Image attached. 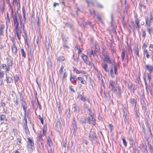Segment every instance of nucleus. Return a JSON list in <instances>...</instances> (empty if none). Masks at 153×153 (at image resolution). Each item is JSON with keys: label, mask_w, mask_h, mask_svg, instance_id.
<instances>
[{"label": "nucleus", "mask_w": 153, "mask_h": 153, "mask_svg": "<svg viewBox=\"0 0 153 153\" xmlns=\"http://www.w3.org/2000/svg\"><path fill=\"white\" fill-rule=\"evenodd\" d=\"M152 30V28H148L147 31L149 33V34H151V31Z\"/></svg>", "instance_id": "obj_59"}, {"label": "nucleus", "mask_w": 153, "mask_h": 153, "mask_svg": "<svg viewBox=\"0 0 153 153\" xmlns=\"http://www.w3.org/2000/svg\"><path fill=\"white\" fill-rule=\"evenodd\" d=\"M63 47L64 49H67L69 48V47L67 45H65V44H63Z\"/></svg>", "instance_id": "obj_54"}, {"label": "nucleus", "mask_w": 153, "mask_h": 153, "mask_svg": "<svg viewBox=\"0 0 153 153\" xmlns=\"http://www.w3.org/2000/svg\"><path fill=\"white\" fill-rule=\"evenodd\" d=\"M17 14H18V13L17 11L14 14H12V15L14 23H18L17 19Z\"/></svg>", "instance_id": "obj_6"}, {"label": "nucleus", "mask_w": 153, "mask_h": 153, "mask_svg": "<svg viewBox=\"0 0 153 153\" xmlns=\"http://www.w3.org/2000/svg\"><path fill=\"white\" fill-rule=\"evenodd\" d=\"M23 122L24 123L23 125H27V121L26 117H24V119L23 120Z\"/></svg>", "instance_id": "obj_41"}, {"label": "nucleus", "mask_w": 153, "mask_h": 153, "mask_svg": "<svg viewBox=\"0 0 153 153\" xmlns=\"http://www.w3.org/2000/svg\"><path fill=\"white\" fill-rule=\"evenodd\" d=\"M14 80L15 83L17 82L19 79V77L17 76H14Z\"/></svg>", "instance_id": "obj_52"}, {"label": "nucleus", "mask_w": 153, "mask_h": 153, "mask_svg": "<svg viewBox=\"0 0 153 153\" xmlns=\"http://www.w3.org/2000/svg\"><path fill=\"white\" fill-rule=\"evenodd\" d=\"M146 54V57L147 58H149L150 57V55L148 53V51L147 49L144 51V54Z\"/></svg>", "instance_id": "obj_25"}, {"label": "nucleus", "mask_w": 153, "mask_h": 153, "mask_svg": "<svg viewBox=\"0 0 153 153\" xmlns=\"http://www.w3.org/2000/svg\"><path fill=\"white\" fill-rule=\"evenodd\" d=\"M67 72H65L64 74V75L63 76V79H64L65 77H66L67 76Z\"/></svg>", "instance_id": "obj_58"}, {"label": "nucleus", "mask_w": 153, "mask_h": 153, "mask_svg": "<svg viewBox=\"0 0 153 153\" xmlns=\"http://www.w3.org/2000/svg\"><path fill=\"white\" fill-rule=\"evenodd\" d=\"M0 119L1 121L4 120L5 118V115L3 114L1 115L0 116Z\"/></svg>", "instance_id": "obj_40"}, {"label": "nucleus", "mask_w": 153, "mask_h": 153, "mask_svg": "<svg viewBox=\"0 0 153 153\" xmlns=\"http://www.w3.org/2000/svg\"><path fill=\"white\" fill-rule=\"evenodd\" d=\"M135 53H136L137 55L136 58H137V57H138L139 58H140V55L139 54V51H135Z\"/></svg>", "instance_id": "obj_56"}, {"label": "nucleus", "mask_w": 153, "mask_h": 153, "mask_svg": "<svg viewBox=\"0 0 153 153\" xmlns=\"http://www.w3.org/2000/svg\"><path fill=\"white\" fill-rule=\"evenodd\" d=\"M86 72L83 71V70H80V74H86Z\"/></svg>", "instance_id": "obj_62"}, {"label": "nucleus", "mask_w": 153, "mask_h": 153, "mask_svg": "<svg viewBox=\"0 0 153 153\" xmlns=\"http://www.w3.org/2000/svg\"><path fill=\"white\" fill-rule=\"evenodd\" d=\"M77 78L74 75H71L70 80L72 83H76L77 80Z\"/></svg>", "instance_id": "obj_9"}, {"label": "nucleus", "mask_w": 153, "mask_h": 153, "mask_svg": "<svg viewBox=\"0 0 153 153\" xmlns=\"http://www.w3.org/2000/svg\"><path fill=\"white\" fill-rule=\"evenodd\" d=\"M83 108L84 109L86 110H88L89 108L88 105L85 103H84L83 104Z\"/></svg>", "instance_id": "obj_45"}, {"label": "nucleus", "mask_w": 153, "mask_h": 153, "mask_svg": "<svg viewBox=\"0 0 153 153\" xmlns=\"http://www.w3.org/2000/svg\"><path fill=\"white\" fill-rule=\"evenodd\" d=\"M102 67L105 71L107 72H109L108 65L107 63L104 62L102 64Z\"/></svg>", "instance_id": "obj_8"}, {"label": "nucleus", "mask_w": 153, "mask_h": 153, "mask_svg": "<svg viewBox=\"0 0 153 153\" xmlns=\"http://www.w3.org/2000/svg\"><path fill=\"white\" fill-rule=\"evenodd\" d=\"M13 4L14 5H18L19 4V0H13Z\"/></svg>", "instance_id": "obj_26"}, {"label": "nucleus", "mask_w": 153, "mask_h": 153, "mask_svg": "<svg viewBox=\"0 0 153 153\" xmlns=\"http://www.w3.org/2000/svg\"><path fill=\"white\" fill-rule=\"evenodd\" d=\"M13 131L14 132L15 134H17L18 131L17 129L15 128H13Z\"/></svg>", "instance_id": "obj_49"}, {"label": "nucleus", "mask_w": 153, "mask_h": 153, "mask_svg": "<svg viewBox=\"0 0 153 153\" xmlns=\"http://www.w3.org/2000/svg\"><path fill=\"white\" fill-rule=\"evenodd\" d=\"M146 47H147V45H146V43H144L143 45V48L144 49V50H145V49Z\"/></svg>", "instance_id": "obj_60"}, {"label": "nucleus", "mask_w": 153, "mask_h": 153, "mask_svg": "<svg viewBox=\"0 0 153 153\" xmlns=\"http://www.w3.org/2000/svg\"><path fill=\"white\" fill-rule=\"evenodd\" d=\"M122 140L123 143L125 147H126L127 146V143L125 139L124 138H122Z\"/></svg>", "instance_id": "obj_42"}, {"label": "nucleus", "mask_w": 153, "mask_h": 153, "mask_svg": "<svg viewBox=\"0 0 153 153\" xmlns=\"http://www.w3.org/2000/svg\"><path fill=\"white\" fill-rule=\"evenodd\" d=\"M77 79L79 81L81 84L86 85V81L84 79L81 77H78L77 78Z\"/></svg>", "instance_id": "obj_13"}, {"label": "nucleus", "mask_w": 153, "mask_h": 153, "mask_svg": "<svg viewBox=\"0 0 153 153\" xmlns=\"http://www.w3.org/2000/svg\"><path fill=\"white\" fill-rule=\"evenodd\" d=\"M73 71L76 72V73L79 74H80V70H78L76 68L73 67Z\"/></svg>", "instance_id": "obj_28"}, {"label": "nucleus", "mask_w": 153, "mask_h": 153, "mask_svg": "<svg viewBox=\"0 0 153 153\" xmlns=\"http://www.w3.org/2000/svg\"><path fill=\"white\" fill-rule=\"evenodd\" d=\"M16 34L18 39L20 40L21 38V31H19L14 32Z\"/></svg>", "instance_id": "obj_20"}, {"label": "nucleus", "mask_w": 153, "mask_h": 153, "mask_svg": "<svg viewBox=\"0 0 153 153\" xmlns=\"http://www.w3.org/2000/svg\"><path fill=\"white\" fill-rule=\"evenodd\" d=\"M153 19V17L152 16V13H150V17L149 19L148 17L146 19V24L149 27H150L151 25V22L152 20Z\"/></svg>", "instance_id": "obj_4"}, {"label": "nucleus", "mask_w": 153, "mask_h": 153, "mask_svg": "<svg viewBox=\"0 0 153 153\" xmlns=\"http://www.w3.org/2000/svg\"><path fill=\"white\" fill-rule=\"evenodd\" d=\"M64 66L63 65H61L60 67V68L59 70V73L61 74H62L63 73V69L64 68Z\"/></svg>", "instance_id": "obj_37"}, {"label": "nucleus", "mask_w": 153, "mask_h": 153, "mask_svg": "<svg viewBox=\"0 0 153 153\" xmlns=\"http://www.w3.org/2000/svg\"><path fill=\"white\" fill-rule=\"evenodd\" d=\"M23 128H24L25 133L26 134H29V131L27 125H23Z\"/></svg>", "instance_id": "obj_17"}, {"label": "nucleus", "mask_w": 153, "mask_h": 153, "mask_svg": "<svg viewBox=\"0 0 153 153\" xmlns=\"http://www.w3.org/2000/svg\"><path fill=\"white\" fill-rule=\"evenodd\" d=\"M47 65L48 67L49 68L52 66V63L50 58L48 57L47 61Z\"/></svg>", "instance_id": "obj_16"}, {"label": "nucleus", "mask_w": 153, "mask_h": 153, "mask_svg": "<svg viewBox=\"0 0 153 153\" xmlns=\"http://www.w3.org/2000/svg\"><path fill=\"white\" fill-rule=\"evenodd\" d=\"M147 76L148 79H149V82H150V81H151V75L149 74H148V73H147Z\"/></svg>", "instance_id": "obj_48"}, {"label": "nucleus", "mask_w": 153, "mask_h": 153, "mask_svg": "<svg viewBox=\"0 0 153 153\" xmlns=\"http://www.w3.org/2000/svg\"><path fill=\"white\" fill-rule=\"evenodd\" d=\"M39 140L40 143L42 142L43 141L42 138V137L41 135H40L39 137Z\"/></svg>", "instance_id": "obj_50"}, {"label": "nucleus", "mask_w": 153, "mask_h": 153, "mask_svg": "<svg viewBox=\"0 0 153 153\" xmlns=\"http://www.w3.org/2000/svg\"><path fill=\"white\" fill-rule=\"evenodd\" d=\"M39 118L40 120L41 123L42 124H43L44 123V120H43V118L42 117H41L40 115H39Z\"/></svg>", "instance_id": "obj_35"}, {"label": "nucleus", "mask_w": 153, "mask_h": 153, "mask_svg": "<svg viewBox=\"0 0 153 153\" xmlns=\"http://www.w3.org/2000/svg\"><path fill=\"white\" fill-rule=\"evenodd\" d=\"M48 143L49 146H50L52 145V142L51 140L48 139L47 141Z\"/></svg>", "instance_id": "obj_43"}, {"label": "nucleus", "mask_w": 153, "mask_h": 153, "mask_svg": "<svg viewBox=\"0 0 153 153\" xmlns=\"http://www.w3.org/2000/svg\"><path fill=\"white\" fill-rule=\"evenodd\" d=\"M23 31H24V33L25 35V36L26 38V39H27V33L24 30V29H23Z\"/></svg>", "instance_id": "obj_61"}, {"label": "nucleus", "mask_w": 153, "mask_h": 153, "mask_svg": "<svg viewBox=\"0 0 153 153\" xmlns=\"http://www.w3.org/2000/svg\"><path fill=\"white\" fill-rule=\"evenodd\" d=\"M148 127H149V133H150V134H151V136L152 137L153 134H152V131H151V126H149Z\"/></svg>", "instance_id": "obj_47"}, {"label": "nucleus", "mask_w": 153, "mask_h": 153, "mask_svg": "<svg viewBox=\"0 0 153 153\" xmlns=\"http://www.w3.org/2000/svg\"><path fill=\"white\" fill-rule=\"evenodd\" d=\"M91 118V121L93 122V123H92V124L95 125V122L96 121V120L95 118H94L93 115H92V117H90Z\"/></svg>", "instance_id": "obj_32"}, {"label": "nucleus", "mask_w": 153, "mask_h": 153, "mask_svg": "<svg viewBox=\"0 0 153 153\" xmlns=\"http://www.w3.org/2000/svg\"><path fill=\"white\" fill-rule=\"evenodd\" d=\"M135 23L137 25V27L138 28H140V26L139 24V22H140L139 21L138 18H137L135 19Z\"/></svg>", "instance_id": "obj_23"}, {"label": "nucleus", "mask_w": 153, "mask_h": 153, "mask_svg": "<svg viewBox=\"0 0 153 153\" xmlns=\"http://www.w3.org/2000/svg\"><path fill=\"white\" fill-rule=\"evenodd\" d=\"M7 20L9 22H10V19L9 18V14L8 12L7 13Z\"/></svg>", "instance_id": "obj_55"}, {"label": "nucleus", "mask_w": 153, "mask_h": 153, "mask_svg": "<svg viewBox=\"0 0 153 153\" xmlns=\"http://www.w3.org/2000/svg\"><path fill=\"white\" fill-rule=\"evenodd\" d=\"M6 81L7 83H12L13 82V79L12 77L6 76Z\"/></svg>", "instance_id": "obj_19"}, {"label": "nucleus", "mask_w": 153, "mask_h": 153, "mask_svg": "<svg viewBox=\"0 0 153 153\" xmlns=\"http://www.w3.org/2000/svg\"><path fill=\"white\" fill-rule=\"evenodd\" d=\"M14 23V32L20 31V30L19 29V28H18L19 26V22Z\"/></svg>", "instance_id": "obj_15"}, {"label": "nucleus", "mask_w": 153, "mask_h": 153, "mask_svg": "<svg viewBox=\"0 0 153 153\" xmlns=\"http://www.w3.org/2000/svg\"><path fill=\"white\" fill-rule=\"evenodd\" d=\"M119 68V64H115V62L110 66V75L111 77L114 78L115 77V75L117 74V69Z\"/></svg>", "instance_id": "obj_2"}, {"label": "nucleus", "mask_w": 153, "mask_h": 153, "mask_svg": "<svg viewBox=\"0 0 153 153\" xmlns=\"http://www.w3.org/2000/svg\"><path fill=\"white\" fill-rule=\"evenodd\" d=\"M85 121H86V122L90 124L91 123V118L90 117H88L87 118L85 119Z\"/></svg>", "instance_id": "obj_38"}, {"label": "nucleus", "mask_w": 153, "mask_h": 153, "mask_svg": "<svg viewBox=\"0 0 153 153\" xmlns=\"http://www.w3.org/2000/svg\"><path fill=\"white\" fill-rule=\"evenodd\" d=\"M129 102L134 107H136L137 103V101L136 99L131 98L130 99Z\"/></svg>", "instance_id": "obj_7"}, {"label": "nucleus", "mask_w": 153, "mask_h": 153, "mask_svg": "<svg viewBox=\"0 0 153 153\" xmlns=\"http://www.w3.org/2000/svg\"><path fill=\"white\" fill-rule=\"evenodd\" d=\"M56 130L58 131H59L61 129V122L60 120L58 119L57 120L55 125Z\"/></svg>", "instance_id": "obj_5"}, {"label": "nucleus", "mask_w": 153, "mask_h": 153, "mask_svg": "<svg viewBox=\"0 0 153 153\" xmlns=\"http://www.w3.org/2000/svg\"><path fill=\"white\" fill-rule=\"evenodd\" d=\"M73 127L74 128V130H75V129L77 128V127H76V123H73Z\"/></svg>", "instance_id": "obj_57"}, {"label": "nucleus", "mask_w": 153, "mask_h": 153, "mask_svg": "<svg viewBox=\"0 0 153 153\" xmlns=\"http://www.w3.org/2000/svg\"><path fill=\"white\" fill-rule=\"evenodd\" d=\"M88 53L89 54L90 57L91 58L92 57V56H94V55L95 54V52H93V50H91V52H88Z\"/></svg>", "instance_id": "obj_22"}, {"label": "nucleus", "mask_w": 153, "mask_h": 153, "mask_svg": "<svg viewBox=\"0 0 153 153\" xmlns=\"http://www.w3.org/2000/svg\"><path fill=\"white\" fill-rule=\"evenodd\" d=\"M58 60L59 62H62L64 60L65 57L64 56H60L58 58Z\"/></svg>", "instance_id": "obj_24"}, {"label": "nucleus", "mask_w": 153, "mask_h": 153, "mask_svg": "<svg viewBox=\"0 0 153 153\" xmlns=\"http://www.w3.org/2000/svg\"><path fill=\"white\" fill-rule=\"evenodd\" d=\"M129 139L130 145H135V143H134V140H133V139L131 138H129Z\"/></svg>", "instance_id": "obj_29"}, {"label": "nucleus", "mask_w": 153, "mask_h": 153, "mask_svg": "<svg viewBox=\"0 0 153 153\" xmlns=\"http://www.w3.org/2000/svg\"><path fill=\"white\" fill-rule=\"evenodd\" d=\"M46 130H45L44 129L43 130V136H45L46 135Z\"/></svg>", "instance_id": "obj_64"}, {"label": "nucleus", "mask_w": 153, "mask_h": 153, "mask_svg": "<svg viewBox=\"0 0 153 153\" xmlns=\"http://www.w3.org/2000/svg\"><path fill=\"white\" fill-rule=\"evenodd\" d=\"M89 112V115L90 116V117H92V115H94L92 113V110H91L90 108H89L88 109Z\"/></svg>", "instance_id": "obj_39"}, {"label": "nucleus", "mask_w": 153, "mask_h": 153, "mask_svg": "<svg viewBox=\"0 0 153 153\" xmlns=\"http://www.w3.org/2000/svg\"><path fill=\"white\" fill-rule=\"evenodd\" d=\"M27 139L28 140V142L30 145V144H33V142L31 139H30V138L29 137H28L27 138Z\"/></svg>", "instance_id": "obj_36"}, {"label": "nucleus", "mask_w": 153, "mask_h": 153, "mask_svg": "<svg viewBox=\"0 0 153 153\" xmlns=\"http://www.w3.org/2000/svg\"><path fill=\"white\" fill-rule=\"evenodd\" d=\"M73 108L74 111L76 113L79 112L80 110L79 107V106L76 105L75 104L73 105Z\"/></svg>", "instance_id": "obj_11"}, {"label": "nucleus", "mask_w": 153, "mask_h": 153, "mask_svg": "<svg viewBox=\"0 0 153 153\" xmlns=\"http://www.w3.org/2000/svg\"><path fill=\"white\" fill-rule=\"evenodd\" d=\"M125 52V48H123L122 50V54L121 55V57L122 61H123L124 59Z\"/></svg>", "instance_id": "obj_18"}, {"label": "nucleus", "mask_w": 153, "mask_h": 153, "mask_svg": "<svg viewBox=\"0 0 153 153\" xmlns=\"http://www.w3.org/2000/svg\"><path fill=\"white\" fill-rule=\"evenodd\" d=\"M146 68L150 72V73L151 74L153 70V67L150 65H146Z\"/></svg>", "instance_id": "obj_12"}, {"label": "nucleus", "mask_w": 153, "mask_h": 153, "mask_svg": "<svg viewBox=\"0 0 153 153\" xmlns=\"http://www.w3.org/2000/svg\"><path fill=\"white\" fill-rule=\"evenodd\" d=\"M21 52L22 56L23 57L25 58L26 56V54L23 49L22 48L21 49Z\"/></svg>", "instance_id": "obj_30"}, {"label": "nucleus", "mask_w": 153, "mask_h": 153, "mask_svg": "<svg viewBox=\"0 0 153 153\" xmlns=\"http://www.w3.org/2000/svg\"><path fill=\"white\" fill-rule=\"evenodd\" d=\"M82 55L81 56V58L83 60L84 62L85 63H86V62L87 60V57L86 55H84L83 53H82Z\"/></svg>", "instance_id": "obj_21"}, {"label": "nucleus", "mask_w": 153, "mask_h": 153, "mask_svg": "<svg viewBox=\"0 0 153 153\" xmlns=\"http://www.w3.org/2000/svg\"><path fill=\"white\" fill-rule=\"evenodd\" d=\"M115 85V83L114 82L111 80L109 81V88L112 91L114 92L116 91V90Z\"/></svg>", "instance_id": "obj_3"}, {"label": "nucleus", "mask_w": 153, "mask_h": 153, "mask_svg": "<svg viewBox=\"0 0 153 153\" xmlns=\"http://www.w3.org/2000/svg\"><path fill=\"white\" fill-rule=\"evenodd\" d=\"M4 29V26L1 25L0 27V35H2L3 33V30Z\"/></svg>", "instance_id": "obj_27"}, {"label": "nucleus", "mask_w": 153, "mask_h": 153, "mask_svg": "<svg viewBox=\"0 0 153 153\" xmlns=\"http://www.w3.org/2000/svg\"><path fill=\"white\" fill-rule=\"evenodd\" d=\"M30 148L32 150V151L34 149V143H33V144H30Z\"/></svg>", "instance_id": "obj_46"}, {"label": "nucleus", "mask_w": 153, "mask_h": 153, "mask_svg": "<svg viewBox=\"0 0 153 153\" xmlns=\"http://www.w3.org/2000/svg\"><path fill=\"white\" fill-rule=\"evenodd\" d=\"M4 74V72L3 71H0V78H3Z\"/></svg>", "instance_id": "obj_33"}, {"label": "nucleus", "mask_w": 153, "mask_h": 153, "mask_svg": "<svg viewBox=\"0 0 153 153\" xmlns=\"http://www.w3.org/2000/svg\"><path fill=\"white\" fill-rule=\"evenodd\" d=\"M100 57L103 61L106 62L107 63L111 65L115 62L114 60L110 57L109 54L106 51L103 52L102 55H100Z\"/></svg>", "instance_id": "obj_1"}, {"label": "nucleus", "mask_w": 153, "mask_h": 153, "mask_svg": "<svg viewBox=\"0 0 153 153\" xmlns=\"http://www.w3.org/2000/svg\"><path fill=\"white\" fill-rule=\"evenodd\" d=\"M80 99L82 101H86V99L83 97L81 98H80Z\"/></svg>", "instance_id": "obj_63"}, {"label": "nucleus", "mask_w": 153, "mask_h": 153, "mask_svg": "<svg viewBox=\"0 0 153 153\" xmlns=\"http://www.w3.org/2000/svg\"><path fill=\"white\" fill-rule=\"evenodd\" d=\"M117 88H118V92H117V94H118V95L119 96H120V95L121 93L122 92V90L121 89V88L120 86H118Z\"/></svg>", "instance_id": "obj_31"}, {"label": "nucleus", "mask_w": 153, "mask_h": 153, "mask_svg": "<svg viewBox=\"0 0 153 153\" xmlns=\"http://www.w3.org/2000/svg\"><path fill=\"white\" fill-rule=\"evenodd\" d=\"M123 116V117L125 118L124 121L125 122V123L126 124H128L129 117H128V116L127 114V113H126L124 111Z\"/></svg>", "instance_id": "obj_10"}, {"label": "nucleus", "mask_w": 153, "mask_h": 153, "mask_svg": "<svg viewBox=\"0 0 153 153\" xmlns=\"http://www.w3.org/2000/svg\"><path fill=\"white\" fill-rule=\"evenodd\" d=\"M37 103H38V105H39V108L40 109H41V105L39 103V102L38 101V98H37Z\"/></svg>", "instance_id": "obj_53"}, {"label": "nucleus", "mask_w": 153, "mask_h": 153, "mask_svg": "<svg viewBox=\"0 0 153 153\" xmlns=\"http://www.w3.org/2000/svg\"><path fill=\"white\" fill-rule=\"evenodd\" d=\"M140 8L141 9H145L146 8V7L144 5L140 4Z\"/></svg>", "instance_id": "obj_34"}, {"label": "nucleus", "mask_w": 153, "mask_h": 153, "mask_svg": "<svg viewBox=\"0 0 153 153\" xmlns=\"http://www.w3.org/2000/svg\"><path fill=\"white\" fill-rule=\"evenodd\" d=\"M25 102H24V103H23L22 104V106L23 109L24 111H26L25 110Z\"/></svg>", "instance_id": "obj_51"}, {"label": "nucleus", "mask_w": 153, "mask_h": 153, "mask_svg": "<svg viewBox=\"0 0 153 153\" xmlns=\"http://www.w3.org/2000/svg\"><path fill=\"white\" fill-rule=\"evenodd\" d=\"M12 50L13 54L16 55L17 53V47L14 45H12Z\"/></svg>", "instance_id": "obj_14"}, {"label": "nucleus", "mask_w": 153, "mask_h": 153, "mask_svg": "<svg viewBox=\"0 0 153 153\" xmlns=\"http://www.w3.org/2000/svg\"><path fill=\"white\" fill-rule=\"evenodd\" d=\"M41 144L39 146V148L40 149L42 150H43L44 149V146L43 144L42 143H40Z\"/></svg>", "instance_id": "obj_44"}]
</instances>
